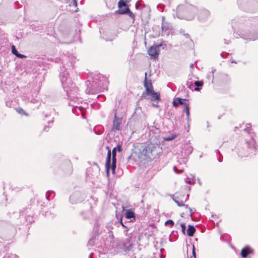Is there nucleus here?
I'll return each mask as SVG.
<instances>
[{
    "label": "nucleus",
    "mask_w": 258,
    "mask_h": 258,
    "mask_svg": "<svg viewBox=\"0 0 258 258\" xmlns=\"http://www.w3.org/2000/svg\"><path fill=\"white\" fill-rule=\"evenodd\" d=\"M93 239H90L89 241H88V244L89 245H93Z\"/></svg>",
    "instance_id": "38"
},
{
    "label": "nucleus",
    "mask_w": 258,
    "mask_h": 258,
    "mask_svg": "<svg viewBox=\"0 0 258 258\" xmlns=\"http://www.w3.org/2000/svg\"><path fill=\"white\" fill-rule=\"evenodd\" d=\"M165 225H170L171 226H172L174 225V222L172 220H168L165 222Z\"/></svg>",
    "instance_id": "27"
},
{
    "label": "nucleus",
    "mask_w": 258,
    "mask_h": 258,
    "mask_svg": "<svg viewBox=\"0 0 258 258\" xmlns=\"http://www.w3.org/2000/svg\"><path fill=\"white\" fill-rule=\"evenodd\" d=\"M194 84L197 87L195 88V90L196 91H199L200 90L199 87H202L203 85V81H196L194 83Z\"/></svg>",
    "instance_id": "22"
},
{
    "label": "nucleus",
    "mask_w": 258,
    "mask_h": 258,
    "mask_svg": "<svg viewBox=\"0 0 258 258\" xmlns=\"http://www.w3.org/2000/svg\"><path fill=\"white\" fill-rule=\"evenodd\" d=\"M185 100V99L184 100L178 97L176 98L173 100V105L174 107H177L180 104H184L185 105V103H186L184 102Z\"/></svg>",
    "instance_id": "18"
},
{
    "label": "nucleus",
    "mask_w": 258,
    "mask_h": 258,
    "mask_svg": "<svg viewBox=\"0 0 258 258\" xmlns=\"http://www.w3.org/2000/svg\"><path fill=\"white\" fill-rule=\"evenodd\" d=\"M192 254L196 258V252H195V247L194 245H193Z\"/></svg>",
    "instance_id": "39"
},
{
    "label": "nucleus",
    "mask_w": 258,
    "mask_h": 258,
    "mask_svg": "<svg viewBox=\"0 0 258 258\" xmlns=\"http://www.w3.org/2000/svg\"><path fill=\"white\" fill-rule=\"evenodd\" d=\"M163 44L154 45L152 46L148 50V53L152 58L156 59L158 57L160 47L163 46Z\"/></svg>",
    "instance_id": "6"
},
{
    "label": "nucleus",
    "mask_w": 258,
    "mask_h": 258,
    "mask_svg": "<svg viewBox=\"0 0 258 258\" xmlns=\"http://www.w3.org/2000/svg\"><path fill=\"white\" fill-rule=\"evenodd\" d=\"M188 196V195L185 196L184 195H181L177 194L173 196V200L179 207H181L184 205V203L187 201Z\"/></svg>",
    "instance_id": "7"
},
{
    "label": "nucleus",
    "mask_w": 258,
    "mask_h": 258,
    "mask_svg": "<svg viewBox=\"0 0 258 258\" xmlns=\"http://www.w3.org/2000/svg\"><path fill=\"white\" fill-rule=\"evenodd\" d=\"M194 179L193 177H191V178L187 177L185 179V182L186 183H188V184H192L193 183Z\"/></svg>",
    "instance_id": "28"
},
{
    "label": "nucleus",
    "mask_w": 258,
    "mask_h": 258,
    "mask_svg": "<svg viewBox=\"0 0 258 258\" xmlns=\"http://www.w3.org/2000/svg\"><path fill=\"white\" fill-rule=\"evenodd\" d=\"M180 225H181V227L182 232L183 233H185V229H186L185 224H184V223H182V224H181Z\"/></svg>",
    "instance_id": "32"
},
{
    "label": "nucleus",
    "mask_w": 258,
    "mask_h": 258,
    "mask_svg": "<svg viewBox=\"0 0 258 258\" xmlns=\"http://www.w3.org/2000/svg\"><path fill=\"white\" fill-rule=\"evenodd\" d=\"M197 12V8L188 3L179 5L177 7V13L179 17L187 20L194 19Z\"/></svg>",
    "instance_id": "3"
},
{
    "label": "nucleus",
    "mask_w": 258,
    "mask_h": 258,
    "mask_svg": "<svg viewBox=\"0 0 258 258\" xmlns=\"http://www.w3.org/2000/svg\"><path fill=\"white\" fill-rule=\"evenodd\" d=\"M17 111H18V112L20 114H25V111L24 110L22 109V108H18L17 109Z\"/></svg>",
    "instance_id": "33"
},
{
    "label": "nucleus",
    "mask_w": 258,
    "mask_h": 258,
    "mask_svg": "<svg viewBox=\"0 0 258 258\" xmlns=\"http://www.w3.org/2000/svg\"><path fill=\"white\" fill-rule=\"evenodd\" d=\"M222 160V159L221 158H220L218 160H219V162H221Z\"/></svg>",
    "instance_id": "48"
},
{
    "label": "nucleus",
    "mask_w": 258,
    "mask_h": 258,
    "mask_svg": "<svg viewBox=\"0 0 258 258\" xmlns=\"http://www.w3.org/2000/svg\"><path fill=\"white\" fill-rule=\"evenodd\" d=\"M162 29L163 31H168V33L172 29V26L170 23H168L165 21V18L164 17H162Z\"/></svg>",
    "instance_id": "13"
},
{
    "label": "nucleus",
    "mask_w": 258,
    "mask_h": 258,
    "mask_svg": "<svg viewBox=\"0 0 258 258\" xmlns=\"http://www.w3.org/2000/svg\"><path fill=\"white\" fill-rule=\"evenodd\" d=\"M16 56L20 58H23L25 57V56L24 55L20 54L19 53H18V54H16Z\"/></svg>",
    "instance_id": "34"
},
{
    "label": "nucleus",
    "mask_w": 258,
    "mask_h": 258,
    "mask_svg": "<svg viewBox=\"0 0 258 258\" xmlns=\"http://www.w3.org/2000/svg\"><path fill=\"white\" fill-rule=\"evenodd\" d=\"M99 79L100 80L97 82H93L90 87L89 86V84H87L88 87L86 90L87 93L94 94L97 93L98 91L107 90L108 82L106 78L100 76Z\"/></svg>",
    "instance_id": "4"
},
{
    "label": "nucleus",
    "mask_w": 258,
    "mask_h": 258,
    "mask_svg": "<svg viewBox=\"0 0 258 258\" xmlns=\"http://www.w3.org/2000/svg\"><path fill=\"white\" fill-rule=\"evenodd\" d=\"M186 112L187 117L188 118L189 115V108L188 105L187 103H185V108L184 109Z\"/></svg>",
    "instance_id": "23"
},
{
    "label": "nucleus",
    "mask_w": 258,
    "mask_h": 258,
    "mask_svg": "<svg viewBox=\"0 0 258 258\" xmlns=\"http://www.w3.org/2000/svg\"><path fill=\"white\" fill-rule=\"evenodd\" d=\"M246 144H247V147H249L250 146H253L254 145V141L252 139H251L249 141V142H246Z\"/></svg>",
    "instance_id": "26"
},
{
    "label": "nucleus",
    "mask_w": 258,
    "mask_h": 258,
    "mask_svg": "<svg viewBox=\"0 0 258 258\" xmlns=\"http://www.w3.org/2000/svg\"><path fill=\"white\" fill-rule=\"evenodd\" d=\"M188 210H189V212H190L191 215L194 213V212L192 211V209L191 208H189Z\"/></svg>",
    "instance_id": "42"
},
{
    "label": "nucleus",
    "mask_w": 258,
    "mask_h": 258,
    "mask_svg": "<svg viewBox=\"0 0 258 258\" xmlns=\"http://www.w3.org/2000/svg\"><path fill=\"white\" fill-rule=\"evenodd\" d=\"M210 11L205 9H201L198 14V17L200 21H205L210 16Z\"/></svg>",
    "instance_id": "9"
},
{
    "label": "nucleus",
    "mask_w": 258,
    "mask_h": 258,
    "mask_svg": "<svg viewBox=\"0 0 258 258\" xmlns=\"http://www.w3.org/2000/svg\"><path fill=\"white\" fill-rule=\"evenodd\" d=\"M190 68H194V64L193 63L190 64Z\"/></svg>",
    "instance_id": "45"
},
{
    "label": "nucleus",
    "mask_w": 258,
    "mask_h": 258,
    "mask_svg": "<svg viewBox=\"0 0 258 258\" xmlns=\"http://www.w3.org/2000/svg\"><path fill=\"white\" fill-rule=\"evenodd\" d=\"M192 148L189 144H185L182 149V152L185 155H188L192 152Z\"/></svg>",
    "instance_id": "14"
},
{
    "label": "nucleus",
    "mask_w": 258,
    "mask_h": 258,
    "mask_svg": "<svg viewBox=\"0 0 258 258\" xmlns=\"http://www.w3.org/2000/svg\"><path fill=\"white\" fill-rule=\"evenodd\" d=\"M253 250L248 246H246L243 249H242L241 251V255L243 257H246L248 254L252 253Z\"/></svg>",
    "instance_id": "16"
},
{
    "label": "nucleus",
    "mask_w": 258,
    "mask_h": 258,
    "mask_svg": "<svg viewBox=\"0 0 258 258\" xmlns=\"http://www.w3.org/2000/svg\"><path fill=\"white\" fill-rule=\"evenodd\" d=\"M116 148H114L111 152V155H112L111 170L112 171L113 173H114L115 172V170L116 168Z\"/></svg>",
    "instance_id": "12"
},
{
    "label": "nucleus",
    "mask_w": 258,
    "mask_h": 258,
    "mask_svg": "<svg viewBox=\"0 0 258 258\" xmlns=\"http://www.w3.org/2000/svg\"><path fill=\"white\" fill-rule=\"evenodd\" d=\"M84 200V195L80 191L74 192L70 198V202L72 204H77Z\"/></svg>",
    "instance_id": "5"
},
{
    "label": "nucleus",
    "mask_w": 258,
    "mask_h": 258,
    "mask_svg": "<svg viewBox=\"0 0 258 258\" xmlns=\"http://www.w3.org/2000/svg\"><path fill=\"white\" fill-rule=\"evenodd\" d=\"M106 148L108 150L107 152V156L105 163V167L106 170L107 174H109V171L110 168H111V160H112V155L111 150L109 149V147H106Z\"/></svg>",
    "instance_id": "10"
},
{
    "label": "nucleus",
    "mask_w": 258,
    "mask_h": 258,
    "mask_svg": "<svg viewBox=\"0 0 258 258\" xmlns=\"http://www.w3.org/2000/svg\"><path fill=\"white\" fill-rule=\"evenodd\" d=\"M120 224H121V225H122V226L123 227H124V228H125V229H126L125 230V232H127V231H128V229H127V227H126V226L124 225V224L123 223V222H122V220H121V221H120Z\"/></svg>",
    "instance_id": "37"
},
{
    "label": "nucleus",
    "mask_w": 258,
    "mask_h": 258,
    "mask_svg": "<svg viewBox=\"0 0 258 258\" xmlns=\"http://www.w3.org/2000/svg\"><path fill=\"white\" fill-rule=\"evenodd\" d=\"M5 258H18V256L15 254H10L5 256Z\"/></svg>",
    "instance_id": "29"
},
{
    "label": "nucleus",
    "mask_w": 258,
    "mask_h": 258,
    "mask_svg": "<svg viewBox=\"0 0 258 258\" xmlns=\"http://www.w3.org/2000/svg\"><path fill=\"white\" fill-rule=\"evenodd\" d=\"M63 68L61 71H63L60 75V79L62 87L66 92L68 98L72 100L78 99L79 89L72 82L71 79L69 77L68 72L63 71Z\"/></svg>",
    "instance_id": "1"
},
{
    "label": "nucleus",
    "mask_w": 258,
    "mask_h": 258,
    "mask_svg": "<svg viewBox=\"0 0 258 258\" xmlns=\"http://www.w3.org/2000/svg\"><path fill=\"white\" fill-rule=\"evenodd\" d=\"M232 27L234 31H235V29L234 28V26L233 25V24H232Z\"/></svg>",
    "instance_id": "50"
},
{
    "label": "nucleus",
    "mask_w": 258,
    "mask_h": 258,
    "mask_svg": "<svg viewBox=\"0 0 258 258\" xmlns=\"http://www.w3.org/2000/svg\"><path fill=\"white\" fill-rule=\"evenodd\" d=\"M126 6V2L124 0H120L118 2V7L119 8Z\"/></svg>",
    "instance_id": "24"
},
{
    "label": "nucleus",
    "mask_w": 258,
    "mask_h": 258,
    "mask_svg": "<svg viewBox=\"0 0 258 258\" xmlns=\"http://www.w3.org/2000/svg\"><path fill=\"white\" fill-rule=\"evenodd\" d=\"M116 148V150H117L118 152H120L122 150L121 146L120 145H118Z\"/></svg>",
    "instance_id": "36"
},
{
    "label": "nucleus",
    "mask_w": 258,
    "mask_h": 258,
    "mask_svg": "<svg viewBox=\"0 0 258 258\" xmlns=\"http://www.w3.org/2000/svg\"><path fill=\"white\" fill-rule=\"evenodd\" d=\"M125 217L128 219L135 218V214L131 210H127L126 212Z\"/></svg>",
    "instance_id": "20"
},
{
    "label": "nucleus",
    "mask_w": 258,
    "mask_h": 258,
    "mask_svg": "<svg viewBox=\"0 0 258 258\" xmlns=\"http://www.w3.org/2000/svg\"><path fill=\"white\" fill-rule=\"evenodd\" d=\"M12 52L15 55L19 53L14 45L12 46Z\"/></svg>",
    "instance_id": "31"
},
{
    "label": "nucleus",
    "mask_w": 258,
    "mask_h": 258,
    "mask_svg": "<svg viewBox=\"0 0 258 258\" xmlns=\"http://www.w3.org/2000/svg\"><path fill=\"white\" fill-rule=\"evenodd\" d=\"M132 248V243L131 240L127 239L122 243V248L125 252H127Z\"/></svg>",
    "instance_id": "15"
},
{
    "label": "nucleus",
    "mask_w": 258,
    "mask_h": 258,
    "mask_svg": "<svg viewBox=\"0 0 258 258\" xmlns=\"http://www.w3.org/2000/svg\"><path fill=\"white\" fill-rule=\"evenodd\" d=\"M51 194H54V192L53 191H47L46 193V195H45V197H46V198L48 200H49V197L51 196Z\"/></svg>",
    "instance_id": "30"
},
{
    "label": "nucleus",
    "mask_w": 258,
    "mask_h": 258,
    "mask_svg": "<svg viewBox=\"0 0 258 258\" xmlns=\"http://www.w3.org/2000/svg\"><path fill=\"white\" fill-rule=\"evenodd\" d=\"M196 231V229L194 226L188 225V229L187 230V234L189 236H192Z\"/></svg>",
    "instance_id": "19"
},
{
    "label": "nucleus",
    "mask_w": 258,
    "mask_h": 258,
    "mask_svg": "<svg viewBox=\"0 0 258 258\" xmlns=\"http://www.w3.org/2000/svg\"><path fill=\"white\" fill-rule=\"evenodd\" d=\"M161 150L159 145L149 143L140 149L139 157L141 160L150 161L157 157Z\"/></svg>",
    "instance_id": "2"
},
{
    "label": "nucleus",
    "mask_w": 258,
    "mask_h": 258,
    "mask_svg": "<svg viewBox=\"0 0 258 258\" xmlns=\"http://www.w3.org/2000/svg\"><path fill=\"white\" fill-rule=\"evenodd\" d=\"M239 156L242 157V156H244L245 155H242V154H239Z\"/></svg>",
    "instance_id": "51"
},
{
    "label": "nucleus",
    "mask_w": 258,
    "mask_h": 258,
    "mask_svg": "<svg viewBox=\"0 0 258 258\" xmlns=\"http://www.w3.org/2000/svg\"><path fill=\"white\" fill-rule=\"evenodd\" d=\"M163 7V5H159L157 7L158 8H162Z\"/></svg>",
    "instance_id": "43"
},
{
    "label": "nucleus",
    "mask_w": 258,
    "mask_h": 258,
    "mask_svg": "<svg viewBox=\"0 0 258 258\" xmlns=\"http://www.w3.org/2000/svg\"><path fill=\"white\" fill-rule=\"evenodd\" d=\"M174 171L177 173H181L183 172V170H178L176 167H174Z\"/></svg>",
    "instance_id": "35"
},
{
    "label": "nucleus",
    "mask_w": 258,
    "mask_h": 258,
    "mask_svg": "<svg viewBox=\"0 0 258 258\" xmlns=\"http://www.w3.org/2000/svg\"><path fill=\"white\" fill-rule=\"evenodd\" d=\"M44 131H47V127H46V126H45V127H44Z\"/></svg>",
    "instance_id": "46"
},
{
    "label": "nucleus",
    "mask_w": 258,
    "mask_h": 258,
    "mask_svg": "<svg viewBox=\"0 0 258 258\" xmlns=\"http://www.w3.org/2000/svg\"><path fill=\"white\" fill-rule=\"evenodd\" d=\"M258 38V37H256V38H247V39H249L250 40H255V39H257Z\"/></svg>",
    "instance_id": "40"
},
{
    "label": "nucleus",
    "mask_w": 258,
    "mask_h": 258,
    "mask_svg": "<svg viewBox=\"0 0 258 258\" xmlns=\"http://www.w3.org/2000/svg\"><path fill=\"white\" fill-rule=\"evenodd\" d=\"M74 4L77 6V2H76L75 0H74Z\"/></svg>",
    "instance_id": "49"
},
{
    "label": "nucleus",
    "mask_w": 258,
    "mask_h": 258,
    "mask_svg": "<svg viewBox=\"0 0 258 258\" xmlns=\"http://www.w3.org/2000/svg\"><path fill=\"white\" fill-rule=\"evenodd\" d=\"M182 206H184V207H185V208L188 209H189V208H190L188 207V205H185L184 204V205H182Z\"/></svg>",
    "instance_id": "41"
},
{
    "label": "nucleus",
    "mask_w": 258,
    "mask_h": 258,
    "mask_svg": "<svg viewBox=\"0 0 258 258\" xmlns=\"http://www.w3.org/2000/svg\"><path fill=\"white\" fill-rule=\"evenodd\" d=\"M121 118H118L116 116V114H115L114 115L113 121L112 130L113 131L120 130L121 128Z\"/></svg>",
    "instance_id": "11"
},
{
    "label": "nucleus",
    "mask_w": 258,
    "mask_h": 258,
    "mask_svg": "<svg viewBox=\"0 0 258 258\" xmlns=\"http://www.w3.org/2000/svg\"><path fill=\"white\" fill-rule=\"evenodd\" d=\"M147 95L151 96L150 99L152 101H156L160 100V95L157 92H155L154 91L151 92V93H149Z\"/></svg>",
    "instance_id": "17"
},
{
    "label": "nucleus",
    "mask_w": 258,
    "mask_h": 258,
    "mask_svg": "<svg viewBox=\"0 0 258 258\" xmlns=\"http://www.w3.org/2000/svg\"><path fill=\"white\" fill-rule=\"evenodd\" d=\"M153 106H155V107H158V105H155L154 104H153Z\"/></svg>",
    "instance_id": "47"
},
{
    "label": "nucleus",
    "mask_w": 258,
    "mask_h": 258,
    "mask_svg": "<svg viewBox=\"0 0 258 258\" xmlns=\"http://www.w3.org/2000/svg\"><path fill=\"white\" fill-rule=\"evenodd\" d=\"M175 137H176L175 135H171L170 136L165 137L164 138V140L167 141H171V140H173L175 138Z\"/></svg>",
    "instance_id": "25"
},
{
    "label": "nucleus",
    "mask_w": 258,
    "mask_h": 258,
    "mask_svg": "<svg viewBox=\"0 0 258 258\" xmlns=\"http://www.w3.org/2000/svg\"><path fill=\"white\" fill-rule=\"evenodd\" d=\"M145 77L144 82V86L146 88V93H144L143 95L144 94L147 95L149 93L154 91L153 87L151 83V80H148L147 78V73H145Z\"/></svg>",
    "instance_id": "8"
},
{
    "label": "nucleus",
    "mask_w": 258,
    "mask_h": 258,
    "mask_svg": "<svg viewBox=\"0 0 258 258\" xmlns=\"http://www.w3.org/2000/svg\"><path fill=\"white\" fill-rule=\"evenodd\" d=\"M116 13L117 14H126L127 13H131L130 16L133 15V14L131 13L130 10L129 8H125V10H118L116 11Z\"/></svg>",
    "instance_id": "21"
},
{
    "label": "nucleus",
    "mask_w": 258,
    "mask_h": 258,
    "mask_svg": "<svg viewBox=\"0 0 258 258\" xmlns=\"http://www.w3.org/2000/svg\"><path fill=\"white\" fill-rule=\"evenodd\" d=\"M212 74H214V72H212ZM214 77V75H213V77Z\"/></svg>",
    "instance_id": "52"
},
{
    "label": "nucleus",
    "mask_w": 258,
    "mask_h": 258,
    "mask_svg": "<svg viewBox=\"0 0 258 258\" xmlns=\"http://www.w3.org/2000/svg\"><path fill=\"white\" fill-rule=\"evenodd\" d=\"M224 41H225V44H228L229 43V41H227L226 40L224 39Z\"/></svg>",
    "instance_id": "44"
}]
</instances>
